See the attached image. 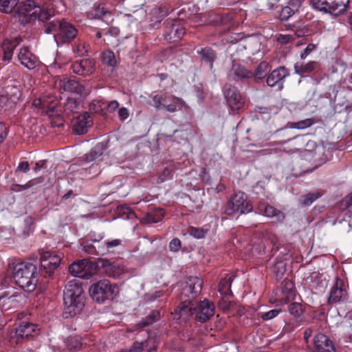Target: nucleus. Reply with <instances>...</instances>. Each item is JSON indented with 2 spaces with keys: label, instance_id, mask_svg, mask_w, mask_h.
Returning <instances> with one entry per match:
<instances>
[{
  "label": "nucleus",
  "instance_id": "1",
  "mask_svg": "<svg viewBox=\"0 0 352 352\" xmlns=\"http://www.w3.org/2000/svg\"><path fill=\"white\" fill-rule=\"evenodd\" d=\"M65 310L71 316L79 314L85 305L82 283L77 279L68 281L63 293Z\"/></svg>",
  "mask_w": 352,
  "mask_h": 352
},
{
  "label": "nucleus",
  "instance_id": "2",
  "mask_svg": "<svg viewBox=\"0 0 352 352\" xmlns=\"http://www.w3.org/2000/svg\"><path fill=\"white\" fill-rule=\"evenodd\" d=\"M9 268L12 270V277L16 285L28 292L35 289L38 283L35 265L28 262H21L10 264Z\"/></svg>",
  "mask_w": 352,
  "mask_h": 352
},
{
  "label": "nucleus",
  "instance_id": "3",
  "mask_svg": "<svg viewBox=\"0 0 352 352\" xmlns=\"http://www.w3.org/2000/svg\"><path fill=\"white\" fill-rule=\"evenodd\" d=\"M17 14L22 23H30L37 18L39 21L47 22L54 16V10L45 8L44 6L41 7L35 0H28L18 8Z\"/></svg>",
  "mask_w": 352,
  "mask_h": 352
},
{
  "label": "nucleus",
  "instance_id": "4",
  "mask_svg": "<svg viewBox=\"0 0 352 352\" xmlns=\"http://www.w3.org/2000/svg\"><path fill=\"white\" fill-rule=\"evenodd\" d=\"M45 32L54 33V40L59 45L71 42L76 36L78 31L72 24L64 19H54L46 22Z\"/></svg>",
  "mask_w": 352,
  "mask_h": 352
},
{
  "label": "nucleus",
  "instance_id": "5",
  "mask_svg": "<svg viewBox=\"0 0 352 352\" xmlns=\"http://www.w3.org/2000/svg\"><path fill=\"white\" fill-rule=\"evenodd\" d=\"M150 104L156 111H164L168 113H175L180 110L182 107L186 108L185 101L179 97L175 96L167 92L160 93L152 97Z\"/></svg>",
  "mask_w": 352,
  "mask_h": 352
},
{
  "label": "nucleus",
  "instance_id": "6",
  "mask_svg": "<svg viewBox=\"0 0 352 352\" xmlns=\"http://www.w3.org/2000/svg\"><path fill=\"white\" fill-rule=\"evenodd\" d=\"M90 296L94 300L103 303L106 300H113L118 293V287L113 285L109 280H100L89 287Z\"/></svg>",
  "mask_w": 352,
  "mask_h": 352
},
{
  "label": "nucleus",
  "instance_id": "7",
  "mask_svg": "<svg viewBox=\"0 0 352 352\" xmlns=\"http://www.w3.org/2000/svg\"><path fill=\"white\" fill-rule=\"evenodd\" d=\"M252 206L248 200L247 195L242 192L235 193L226 204L224 212L229 216L249 213L252 210Z\"/></svg>",
  "mask_w": 352,
  "mask_h": 352
},
{
  "label": "nucleus",
  "instance_id": "8",
  "mask_svg": "<svg viewBox=\"0 0 352 352\" xmlns=\"http://www.w3.org/2000/svg\"><path fill=\"white\" fill-rule=\"evenodd\" d=\"M69 271L75 277L89 279L96 273L97 267L87 259H82L72 263Z\"/></svg>",
  "mask_w": 352,
  "mask_h": 352
},
{
  "label": "nucleus",
  "instance_id": "9",
  "mask_svg": "<svg viewBox=\"0 0 352 352\" xmlns=\"http://www.w3.org/2000/svg\"><path fill=\"white\" fill-rule=\"evenodd\" d=\"M202 285L203 281L199 278L189 277L182 289L180 300L186 299L188 301H194L197 295L201 293Z\"/></svg>",
  "mask_w": 352,
  "mask_h": 352
},
{
  "label": "nucleus",
  "instance_id": "10",
  "mask_svg": "<svg viewBox=\"0 0 352 352\" xmlns=\"http://www.w3.org/2000/svg\"><path fill=\"white\" fill-rule=\"evenodd\" d=\"M223 92L228 104L233 111L239 110L243 107L245 98L237 87L226 84L223 87Z\"/></svg>",
  "mask_w": 352,
  "mask_h": 352
},
{
  "label": "nucleus",
  "instance_id": "11",
  "mask_svg": "<svg viewBox=\"0 0 352 352\" xmlns=\"http://www.w3.org/2000/svg\"><path fill=\"white\" fill-rule=\"evenodd\" d=\"M214 314V304L207 299L200 301L199 303L195 302V318L200 322H205Z\"/></svg>",
  "mask_w": 352,
  "mask_h": 352
},
{
  "label": "nucleus",
  "instance_id": "12",
  "mask_svg": "<svg viewBox=\"0 0 352 352\" xmlns=\"http://www.w3.org/2000/svg\"><path fill=\"white\" fill-rule=\"evenodd\" d=\"M38 329L34 324L23 322L15 329L14 337H11V342L18 344L24 339H28L38 333Z\"/></svg>",
  "mask_w": 352,
  "mask_h": 352
},
{
  "label": "nucleus",
  "instance_id": "13",
  "mask_svg": "<svg viewBox=\"0 0 352 352\" xmlns=\"http://www.w3.org/2000/svg\"><path fill=\"white\" fill-rule=\"evenodd\" d=\"M93 123L90 115L85 112L72 120V129L74 133L82 135L86 133Z\"/></svg>",
  "mask_w": 352,
  "mask_h": 352
},
{
  "label": "nucleus",
  "instance_id": "14",
  "mask_svg": "<svg viewBox=\"0 0 352 352\" xmlns=\"http://www.w3.org/2000/svg\"><path fill=\"white\" fill-rule=\"evenodd\" d=\"M182 302L175 310L174 319L186 322L191 316L195 315V302L187 300L186 299L181 300Z\"/></svg>",
  "mask_w": 352,
  "mask_h": 352
},
{
  "label": "nucleus",
  "instance_id": "15",
  "mask_svg": "<svg viewBox=\"0 0 352 352\" xmlns=\"http://www.w3.org/2000/svg\"><path fill=\"white\" fill-rule=\"evenodd\" d=\"M289 75V72L285 67H279L267 76V84L271 87H276L278 90H281L283 88L284 80Z\"/></svg>",
  "mask_w": 352,
  "mask_h": 352
},
{
  "label": "nucleus",
  "instance_id": "16",
  "mask_svg": "<svg viewBox=\"0 0 352 352\" xmlns=\"http://www.w3.org/2000/svg\"><path fill=\"white\" fill-rule=\"evenodd\" d=\"M347 292L344 288V281L337 277L336 283L331 288L328 298L329 304H336L346 299Z\"/></svg>",
  "mask_w": 352,
  "mask_h": 352
},
{
  "label": "nucleus",
  "instance_id": "17",
  "mask_svg": "<svg viewBox=\"0 0 352 352\" xmlns=\"http://www.w3.org/2000/svg\"><path fill=\"white\" fill-rule=\"evenodd\" d=\"M41 266L47 274H51L59 265L61 258L58 255H53L50 252L41 253Z\"/></svg>",
  "mask_w": 352,
  "mask_h": 352
},
{
  "label": "nucleus",
  "instance_id": "18",
  "mask_svg": "<svg viewBox=\"0 0 352 352\" xmlns=\"http://www.w3.org/2000/svg\"><path fill=\"white\" fill-rule=\"evenodd\" d=\"M18 59L21 65L29 69H33L39 65L38 57L32 54L27 47L20 48Z\"/></svg>",
  "mask_w": 352,
  "mask_h": 352
},
{
  "label": "nucleus",
  "instance_id": "19",
  "mask_svg": "<svg viewBox=\"0 0 352 352\" xmlns=\"http://www.w3.org/2000/svg\"><path fill=\"white\" fill-rule=\"evenodd\" d=\"M33 106L42 109L49 116L53 118L54 120H62L60 114L57 111V104L41 98H36L33 101Z\"/></svg>",
  "mask_w": 352,
  "mask_h": 352
},
{
  "label": "nucleus",
  "instance_id": "20",
  "mask_svg": "<svg viewBox=\"0 0 352 352\" xmlns=\"http://www.w3.org/2000/svg\"><path fill=\"white\" fill-rule=\"evenodd\" d=\"M95 63L93 60L85 58L79 61L74 62L71 65V69L73 72L80 75L87 76L91 74L94 71Z\"/></svg>",
  "mask_w": 352,
  "mask_h": 352
},
{
  "label": "nucleus",
  "instance_id": "21",
  "mask_svg": "<svg viewBox=\"0 0 352 352\" xmlns=\"http://www.w3.org/2000/svg\"><path fill=\"white\" fill-rule=\"evenodd\" d=\"M58 86L65 91L76 93L81 95H86L88 93L85 87L75 79L63 78L59 80Z\"/></svg>",
  "mask_w": 352,
  "mask_h": 352
},
{
  "label": "nucleus",
  "instance_id": "22",
  "mask_svg": "<svg viewBox=\"0 0 352 352\" xmlns=\"http://www.w3.org/2000/svg\"><path fill=\"white\" fill-rule=\"evenodd\" d=\"M313 344L315 352H337L332 342L323 333H317L313 339Z\"/></svg>",
  "mask_w": 352,
  "mask_h": 352
},
{
  "label": "nucleus",
  "instance_id": "23",
  "mask_svg": "<svg viewBox=\"0 0 352 352\" xmlns=\"http://www.w3.org/2000/svg\"><path fill=\"white\" fill-rule=\"evenodd\" d=\"M252 76V73L240 65H233L228 74L230 80L236 82L250 78Z\"/></svg>",
  "mask_w": 352,
  "mask_h": 352
},
{
  "label": "nucleus",
  "instance_id": "24",
  "mask_svg": "<svg viewBox=\"0 0 352 352\" xmlns=\"http://www.w3.org/2000/svg\"><path fill=\"white\" fill-rule=\"evenodd\" d=\"M274 145L278 146L280 150L286 153H296L304 146V142H300L298 137H295L286 141L274 143Z\"/></svg>",
  "mask_w": 352,
  "mask_h": 352
},
{
  "label": "nucleus",
  "instance_id": "25",
  "mask_svg": "<svg viewBox=\"0 0 352 352\" xmlns=\"http://www.w3.org/2000/svg\"><path fill=\"white\" fill-rule=\"evenodd\" d=\"M165 212L162 208H155L151 209L150 211L144 217L141 222L142 223H155L160 221L164 216Z\"/></svg>",
  "mask_w": 352,
  "mask_h": 352
},
{
  "label": "nucleus",
  "instance_id": "26",
  "mask_svg": "<svg viewBox=\"0 0 352 352\" xmlns=\"http://www.w3.org/2000/svg\"><path fill=\"white\" fill-rule=\"evenodd\" d=\"M350 0H330L329 13L338 15L342 14L349 6Z\"/></svg>",
  "mask_w": 352,
  "mask_h": 352
},
{
  "label": "nucleus",
  "instance_id": "27",
  "mask_svg": "<svg viewBox=\"0 0 352 352\" xmlns=\"http://www.w3.org/2000/svg\"><path fill=\"white\" fill-rule=\"evenodd\" d=\"M316 65L317 63L316 61H309L307 63L298 62L294 65V70L298 75L305 76L313 72Z\"/></svg>",
  "mask_w": 352,
  "mask_h": 352
},
{
  "label": "nucleus",
  "instance_id": "28",
  "mask_svg": "<svg viewBox=\"0 0 352 352\" xmlns=\"http://www.w3.org/2000/svg\"><path fill=\"white\" fill-rule=\"evenodd\" d=\"M261 212H264V214L269 217H276L277 220L281 221L284 219V215L282 212L277 210L272 206H261L259 207Z\"/></svg>",
  "mask_w": 352,
  "mask_h": 352
},
{
  "label": "nucleus",
  "instance_id": "29",
  "mask_svg": "<svg viewBox=\"0 0 352 352\" xmlns=\"http://www.w3.org/2000/svg\"><path fill=\"white\" fill-rule=\"evenodd\" d=\"M79 104L76 100L73 98H68L64 104L63 109L66 116H70L76 113L79 111Z\"/></svg>",
  "mask_w": 352,
  "mask_h": 352
},
{
  "label": "nucleus",
  "instance_id": "30",
  "mask_svg": "<svg viewBox=\"0 0 352 352\" xmlns=\"http://www.w3.org/2000/svg\"><path fill=\"white\" fill-rule=\"evenodd\" d=\"M16 47V44L10 42V40H5L2 45L3 52V59L4 60L10 61L12 57L13 51Z\"/></svg>",
  "mask_w": 352,
  "mask_h": 352
},
{
  "label": "nucleus",
  "instance_id": "31",
  "mask_svg": "<svg viewBox=\"0 0 352 352\" xmlns=\"http://www.w3.org/2000/svg\"><path fill=\"white\" fill-rule=\"evenodd\" d=\"M185 34L184 28L180 25H173L170 29L167 37L176 41L180 39Z\"/></svg>",
  "mask_w": 352,
  "mask_h": 352
},
{
  "label": "nucleus",
  "instance_id": "32",
  "mask_svg": "<svg viewBox=\"0 0 352 352\" xmlns=\"http://www.w3.org/2000/svg\"><path fill=\"white\" fill-rule=\"evenodd\" d=\"M160 314L159 312L157 311H153L151 312V314H149L145 319H143L140 322L137 324L135 326V329L138 330L142 328H144L150 324H152L153 322L157 321L159 318Z\"/></svg>",
  "mask_w": 352,
  "mask_h": 352
},
{
  "label": "nucleus",
  "instance_id": "33",
  "mask_svg": "<svg viewBox=\"0 0 352 352\" xmlns=\"http://www.w3.org/2000/svg\"><path fill=\"white\" fill-rule=\"evenodd\" d=\"M18 3L19 0H0V11L10 13Z\"/></svg>",
  "mask_w": 352,
  "mask_h": 352
},
{
  "label": "nucleus",
  "instance_id": "34",
  "mask_svg": "<svg viewBox=\"0 0 352 352\" xmlns=\"http://www.w3.org/2000/svg\"><path fill=\"white\" fill-rule=\"evenodd\" d=\"M65 345L68 350L76 351L80 348V339L78 336H72L65 340Z\"/></svg>",
  "mask_w": 352,
  "mask_h": 352
},
{
  "label": "nucleus",
  "instance_id": "35",
  "mask_svg": "<svg viewBox=\"0 0 352 352\" xmlns=\"http://www.w3.org/2000/svg\"><path fill=\"white\" fill-rule=\"evenodd\" d=\"M102 155V149L101 146H96L89 153L85 155V159L87 162H91L96 160Z\"/></svg>",
  "mask_w": 352,
  "mask_h": 352
},
{
  "label": "nucleus",
  "instance_id": "36",
  "mask_svg": "<svg viewBox=\"0 0 352 352\" xmlns=\"http://www.w3.org/2000/svg\"><path fill=\"white\" fill-rule=\"evenodd\" d=\"M269 72V64L266 61L261 62L256 69L255 78L258 80L263 79Z\"/></svg>",
  "mask_w": 352,
  "mask_h": 352
},
{
  "label": "nucleus",
  "instance_id": "37",
  "mask_svg": "<svg viewBox=\"0 0 352 352\" xmlns=\"http://www.w3.org/2000/svg\"><path fill=\"white\" fill-rule=\"evenodd\" d=\"M330 0H311V3L315 9L324 12H329Z\"/></svg>",
  "mask_w": 352,
  "mask_h": 352
},
{
  "label": "nucleus",
  "instance_id": "38",
  "mask_svg": "<svg viewBox=\"0 0 352 352\" xmlns=\"http://www.w3.org/2000/svg\"><path fill=\"white\" fill-rule=\"evenodd\" d=\"M102 61L104 64H106L110 67H115L117 64L116 56L112 51L107 50L102 54Z\"/></svg>",
  "mask_w": 352,
  "mask_h": 352
},
{
  "label": "nucleus",
  "instance_id": "39",
  "mask_svg": "<svg viewBox=\"0 0 352 352\" xmlns=\"http://www.w3.org/2000/svg\"><path fill=\"white\" fill-rule=\"evenodd\" d=\"M314 124V119L308 118L296 122H292L290 127L292 129H304Z\"/></svg>",
  "mask_w": 352,
  "mask_h": 352
},
{
  "label": "nucleus",
  "instance_id": "40",
  "mask_svg": "<svg viewBox=\"0 0 352 352\" xmlns=\"http://www.w3.org/2000/svg\"><path fill=\"white\" fill-rule=\"evenodd\" d=\"M320 197L319 192L309 193L303 196L301 199V204L303 206H307L311 205L315 200Z\"/></svg>",
  "mask_w": 352,
  "mask_h": 352
},
{
  "label": "nucleus",
  "instance_id": "41",
  "mask_svg": "<svg viewBox=\"0 0 352 352\" xmlns=\"http://www.w3.org/2000/svg\"><path fill=\"white\" fill-rule=\"evenodd\" d=\"M231 282V276L222 279L219 285V291L222 294H227L228 291L230 289Z\"/></svg>",
  "mask_w": 352,
  "mask_h": 352
},
{
  "label": "nucleus",
  "instance_id": "42",
  "mask_svg": "<svg viewBox=\"0 0 352 352\" xmlns=\"http://www.w3.org/2000/svg\"><path fill=\"white\" fill-rule=\"evenodd\" d=\"M295 8L291 6H285L283 8L280 12V19L281 21H287L291 17L295 12Z\"/></svg>",
  "mask_w": 352,
  "mask_h": 352
},
{
  "label": "nucleus",
  "instance_id": "43",
  "mask_svg": "<svg viewBox=\"0 0 352 352\" xmlns=\"http://www.w3.org/2000/svg\"><path fill=\"white\" fill-rule=\"evenodd\" d=\"M340 207L344 210H348L350 215H352V192L343 199Z\"/></svg>",
  "mask_w": 352,
  "mask_h": 352
},
{
  "label": "nucleus",
  "instance_id": "44",
  "mask_svg": "<svg viewBox=\"0 0 352 352\" xmlns=\"http://www.w3.org/2000/svg\"><path fill=\"white\" fill-rule=\"evenodd\" d=\"M199 53L201 54L202 57L205 59L206 61L210 63L212 65V62L215 59V54L211 49H202Z\"/></svg>",
  "mask_w": 352,
  "mask_h": 352
},
{
  "label": "nucleus",
  "instance_id": "45",
  "mask_svg": "<svg viewBox=\"0 0 352 352\" xmlns=\"http://www.w3.org/2000/svg\"><path fill=\"white\" fill-rule=\"evenodd\" d=\"M151 340H146L145 342H135L131 346L129 352H142L144 349L148 346Z\"/></svg>",
  "mask_w": 352,
  "mask_h": 352
},
{
  "label": "nucleus",
  "instance_id": "46",
  "mask_svg": "<svg viewBox=\"0 0 352 352\" xmlns=\"http://www.w3.org/2000/svg\"><path fill=\"white\" fill-rule=\"evenodd\" d=\"M123 241L119 239H115L111 240H107L106 244L107 245V251L109 253L114 252V250L116 248L122 245Z\"/></svg>",
  "mask_w": 352,
  "mask_h": 352
},
{
  "label": "nucleus",
  "instance_id": "47",
  "mask_svg": "<svg viewBox=\"0 0 352 352\" xmlns=\"http://www.w3.org/2000/svg\"><path fill=\"white\" fill-rule=\"evenodd\" d=\"M10 309V306H9L8 294L7 292H4L0 294V309L3 311L8 310Z\"/></svg>",
  "mask_w": 352,
  "mask_h": 352
},
{
  "label": "nucleus",
  "instance_id": "48",
  "mask_svg": "<svg viewBox=\"0 0 352 352\" xmlns=\"http://www.w3.org/2000/svg\"><path fill=\"white\" fill-rule=\"evenodd\" d=\"M289 312L296 317H298L302 314V307L297 302L292 303L288 307Z\"/></svg>",
  "mask_w": 352,
  "mask_h": 352
},
{
  "label": "nucleus",
  "instance_id": "49",
  "mask_svg": "<svg viewBox=\"0 0 352 352\" xmlns=\"http://www.w3.org/2000/svg\"><path fill=\"white\" fill-rule=\"evenodd\" d=\"M172 176H173L172 170L168 168H165L163 170L162 173L159 176L157 182L162 183V182H165L166 180L171 178Z\"/></svg>",
  "mask_w": 352,
  "mask_h": 352
},
{
  "label": "nucleus",
  "instance_id": "50",
  "mask_svg": "<svg viewBox=\"0 0 352 352\" xmlns=\"http://www.w3.org/2000/svg\"><path fill=\"white\" fill-rule=\"evenodd\" d=\"M189 233L197 239L204 238L205 236V232L201 228L191 227L189 228Z\"/></svg>",
  "mask_w": 352,
  "mask_h": 352
},
{
  "label": "nucleus",
  "instance_id": "51",
  "mask_svg": "<svg viewBox=\"0 0 352 352\" xmlns=\"http://www.w3.org/2000/svg\"><path fill=\"white\" fill-rule=\"evenodd\" d=\"M98 243L97 246H94V248H97V254L100 255H104L109 253L107 251V245L106 244V241L103 242L96 241Z\"/></svg>",
  "mask_w": 352,
  "mask_h": 352
},
{
  "label": "nucleus",
  "instance_id": "52",
  "mask_svg": "<svg viewBox=\"0 0 352 352\" xmlns=\"http://www.w3.org/2000/svg\"><path fill=\"white\" fill-rule=\"evenodd\" d=\"M279 312H280V310H278V309H272L269 311L262 314L261 317L264 320H271V319L275 318L279 314Z\"/></svg>",
  "mask_w": 352,
  "mask_h": 352
},
{
  "label": "nucleus",
  "instance_id": "53",
  "mask_svg": "<svg viewBox=\"0 0 352 352\" xmlns=\"http://www.w3.org/2000/svg\"><path fill=\"white\" fill-rule=\"evenodd\" d=\"M107 10L105 8L104 6L102 4L98 5L95 9H94V17L95 18H101L106 13Z\"/></svg>",
  "mask_w": 352,
  "mask_h": 352
},
{
  "label": "nucleus",
  "instance_id": "54",
  "mask_svg": "<svg viewBox=\"0 0 352 352\" xmlns=\"http://www.w3.org/2000/svg\"><path fill=\"white\" fill-rule=\"evenodd\" d=\"M316 48V45L313 43H309L306 48L300 53V58L305 59L308 55L312 52Z\"/></svg>",
  "mask_w": 352,
  "mask_h": 352
},
{
  "label": "nucleus",
  "instance_id": "55",
  "mask_svg": "<svg viewBox=\"0 0 352 352\" xmlns=\"http://www.w3.org/2000/svg\"><path fill=\"white\" fill-rule=\"evenodd\" d=\"M181 248V241L178 239H173L169 243L170 251L177 252Z\"/></svg>",
  "mask_w": 352,
  "mask_h": 352
},
{
  "label": "nucleus",
  "instance_id": "56",
  "mask_svg": "<svg viewBox=\"0 0 352 352\" xmlns=\"http://www.w3.org/2000/svg\"><path fill=\"white\" fill-rule=\"evenodd\" d=\"M293 41V36L290 34H280L278 37V41L281 44H287Z\"/></svg>",
  "mask_w": 352,
  "mask_h": 352
},
{
  "label": "nucleus",
  "instance_id": "57",
  "mask_svg": "<svg viewBox=\"0 0 352 352\" xmlns=\"http://www.w3.org/2000/svg\"><path fill=\"white\" fill-rule=\"evenodd\" d=\"M30 170V165L28 162L23 161L19 163V166L16 168V171H21L23 173H27Z\"/></svg>",
  "mask_w": 352,
  "mask_h": 352
},
{
  "label": "nucleus",
  "instance_id": "58",
  "mask_svg": "<svg viewBox=\"0 0 352 352\" xmlns=\"http://www.w3.org/2000/svg\"><path fill=\"white\" fill-rule=\"evenodd\" d=\"M7 133L8 129L6 126L3 123L0 122V144L2 143V142L6 138Z\"/></svg>",
  "mask_w": 352,
  "mask_h": 352
},
{
  "label": "nucleus",
  "instance_id": "59",
  "mask_svg": "<svg viewBox=\"0 0 352 352\" xmlns=\"http://www.w3.org/2000/svg\"><path fill=\"white\" fill-rule=\"evenodd\" d=\"M118 116L121 120H124L129 117V111L125 107H122L118 111Z\"/></svg>",
  "mask_w": 352,
  "mask_h": 352
},
{
  "label": "nucleus",
  "instance_id": "60",
  "mask_svg": "<svg viewBox=\"0 0 352 352\" xmlns=\"http://www.w3.org/2000/svg\"><path fill=\"white\" fill-rule=\"evenodd\" d=\"M119 107V103L116 100L111 101L108 104V111L110 112L114 111L116 109H117Z\"/></svg>",
  "mask_w": 352,
  "mask_h": 352
},
{
  "label": "nucleus",
  "instance_id": "61",
  "mask_svg": "<svg viewBox=\"0 0 352 352\" xmlns=\"http://www.w3.org/2000/svg\"><path fill=\"white\" fill-rule=\"evenodd\" d=\"M308 33V30L307 29H305V28H297L296 30H295V35L297 36V37H302V36H304L305 35H306Z\"/></svg>",
  "mask_w": 352,
  "mask_h": 352
},
{
  "label": "nucleus",
  "instance_id": "62",
  "mask_svg": "<svg viewBox=\"0 0 352 352\" xmlns=\"http://www.w3.org/2000/svg\"><path fill=\"white\" fill-rule=\"evenodd\" d=\"M46 167V161H40L36 163L35 167L34 168V170L36 173L41 170L42 168H45Z\"/></svg>",
  "mask_w": 352,
  "mask_h": 352
},
{
  "label": "nucleus",
  "instance_id": "63",
  "mask_svg": "<svg viewBox=\"0 0 352 352\" xmlns=\"http://www.w3.org/2000/svg\"><path fill=\"white\" fill-rule=\"evenodd\" d=\"M17 297H18V296L14 295V294L11 295V296H8L9 306H10V309L12 307L16 306V304L19 302V301L16 299Z\"/></svg>",
  "mask_w": 352,
  "mask_h": 352
},
{
  "label": "nucleus",
  "instance_id": "64",
  "mask_svg": "<svg viewBox=\"0 0 352 352\" xmlns=\"http://www.w3.org/2000/svg\"><path fill=\"white\" fill-rule=\"evenodd\" d=\"M289 4L291 7L295 8L296 10L300 6V0H289Z\"/></svg>",
  "mask_w": 352,
  "mask_h": 352
}]
</instances>
